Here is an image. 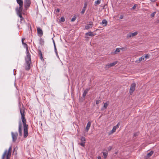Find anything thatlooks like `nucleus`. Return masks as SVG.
Returning <instances> with one entry per match:
<instances>
[{
	"instance_id": "1",
	"label": "nucleus",
	"mask_w": 159,
	"mask_h": 159,
	"mask_svg": "<svg viewBox=\"0 0 159 159\" xmlns=\"http://www.w3.org/2000/svg\"><path fill=\"white\" fill-rule=\"evenodd\" d=\"M25 39L23 38L22 39V43L24 45V48H26V56L25 57V70H30L32 62L31 60V55L29 51L28 48L27 44L24 42V41Z\"/></svg>"
},
{
	"instance_id": "2",
	"label": "nucleus",
	"mask_w": 159,
	"mask_h": 159,
	"mask_svg": "<svg viewBox=\"0 0 159 159\" xmlns=\"http://www.w3.org/2000/svg\"><path fill=\"white\" fill-rule=\"evenodd\" d=\"M20 112L21 116V120L23 125L24 127V137L25 138H26L28 135V125L26 124V120L25 118V112L24 108H20Z\"/></svg>"
},
{
	"instance_id": "3",
	"label": "nucleus",
	"mask_w": 159,
	"mask_h": 159,
	"mask_svg": "<svg viewBox=\"0 0 159 159\" xmlns=\"http://www.w3.org/2000/svg\"><path fill=\"white\" fill-rule=\"evenodd\" d=\"M11 147H10L8 150H5L2 154V159H5V158L6 159H10L11 155Z\"/></svg>"
},
{
	"instance_id": "4",
	"label": "nucleus",
	"mask_w": 159,
	"mask_h": 159,
	"mask_svg": "<svg viewBox=\"0 0 159 159\" xmlns=\"http://www.w3.org/2000/svg\"><path fill=\"white\" fill-rule=\"evenodd\" d=\"M17 3L19 5V7H17L16 10L23 9V0H16Z\"/></svg>"
},
{
	"instance_id": "5",
	"label": "nucleus",
	"mask_w": 159,
	"mask_h": 159,
	"mask_svg": "<svg viewBox=\"0 0 159 159\" xmlns=\"http://www.w3.org/2000/svg\"><path fill=\"white\" fill-rule=\"evenodd\" d=\"M12 138V141L13 142H15L17 139L18 134L17 132H11V133Z\"/></svg>"
},
{
	"instance_id": "6",
	"label": "nucleus",
	"mask_w": 159,
	"mask_h": 159,
	"mask_svg": "<svg viewBox=\"0 0 159 159\" xmlns=\"http://www.w3.org/2000/svg\"><path fill=\"white\" fill-rule=\"evenodd\" d=\"M23 9L16 10L17 14L20 18V20L21 21L24 20V19L22 16V11Z\"/></svg>"
},
{
	"instance_id": "7",
	"label": "nucleus",
	"mask_w": 159,
	"mask_h": 159,
	"mask_svg": "<svg viewBox=\"0 0 159 159\" xmlns=\"http://www.w3.org/2000/svg\"><path fill=\"white\" fill-rule=\"evenodd\" d=\"M30 4V0H24V7L25 10H27Z\"/></svg>"
},
{
	"instance_id": "8",
	"label": "nucleus",
	"mask_w": 159,
	"mask_h": 159,
	"mask_svg": "<svg viewBox=\"0 0 159 159\" xmlns=\"http://www.w3.org/2000/svg\"><path fill=\"white\" fill-rule=\"evenodd\" d=\"M138 34V32L135 31L134 33H129L127 34L126 38L129 39L132 37L137 35Z\"/></svg>"
},
{
	"instance_id": "9",
	"label": "nucleus",
	"mask_w": 159,
	"mask_h": 159,
	"mask_svg": "<svg viewBox=\"0 0 159 159\" xmlns=\"http://www.w3.org/2000/svg\"><path fill=\"white\" fill-rule=\"evenodd\" d=\"M22 123L21 121H20L19 122L18 132L19 135L20 137L22 136Z\"/></svg>"
},
{
	"instance_id": "10",
	"label": "nucleus",
	"mask_w": 159,
	"mask_h": 159,
	"mask_svg": "<svg viewBox=\"0 0 159 159\" xmlns=\"http://www.w3.org/2000/svg\"><path fill=\"white\" fill-rule=\"evenodd\" d=\"M136 86V84L135 83H133L131 84L129 90V93L130 94H132L133 92L135 90Z\"/></svg>"
},
{
	"instance_id": "11",
	"label": "nucleus",
	"mask_w": 159,
	"mask_h": 159,
	"mask_svg": "<svg viewBox=\"0 0 159 159\" xmlns=\"http://www.w3.org/2000/svg\"><path fill=\"white\" fill-rule=\"evenodd\" d=\"M120 125V123H118L116 125L114 126L113 127L112 130L110 131L109 134H111L115 132L116 131V129L119 127Z\"/></svg>"
},
{
	"instance_id": "12",
	"label": "nucleus",
	"mask_w": 159,
	"mask_h": 159,
	"mask_svg": "<svg viewBox=\"0 0 159 159\" xmlns=\"http://www.w3.org/2000/svg\"><path fill=\"white\" fill-rule=\"evenodd\" d=\"M37 33L39 36L41 37L43 34V31L39 27H37Z\"/></svg>"
},
{
	"instance_id": "13",
	"label": "nucleus",
	"mask_w": 159,
	"mask_h": 159,
	"mask_svg": "<svg viewBox=\"0 0 159 159\" xmlns=\"http://www.w3.org/2000/svg\"><path fill=\"white\" fill-rule=\"evenodd\" d=\"M153 153V151H151L149 152L148 153L146 156H144V158L145 159H148L150 157Z\"/></svg>"
},
{
	"instance_id": "14",
	"label": "nucleus",
	"mask_w": 159,
	"mask_h": 159,
	"mask_svg": "<svg viewBox=\"0 0 159 159\" xmlns=\"http://www.w3.org/2000/svg\"><path fill=\"white\" fill-rule=\"evenodd\" d=\"M93 27V23L92 22H90L89 24H88L85 26V29L87 30Z\"/></svg>"
},
{
	"instance_id": "15",
	"label": "nucleus",
	"mask_w": 159,
	"mask_h": 159,
	"mask_svg": "<svg viewBox=\"0 0 159 159\" xmlns=\"http://www.w3.org/2000/svg\"><path fill=\"white\" fill-rule=\"evenodd\" d=\"M87 6V3L86 2L84 3V7L82 9V11H81V13L82 14H83L84 13L85 11L86 10V8Z\"/></svg>"
},
{
	"instance_id": "16",
	"label": "nucleus",
	"mask_w": 159,
	"mask_h": 159,
	"mask_svg": "<svg viewBox=\"0 0 159 159\" xmlns=\"http://www.w3.org/2000/svg\"><path fill=\"white\" fill-rule=\"evenodd\" d=\"M91 124V122L90 121H89L88 123L87 124L86 127V130L87 132H88L89 129V128L90 127Z\"/></svg>"
},
{
	"instance_id": "17",
	"label": "nucleus",
	"mask_w": 159,
	"mask_h": 159,
	"mask_svg": "<svg viewBox=\"0 0 159 159\" xmlns=\"http://www.w3.org/2000/svg\"><path fill=\"white\" fill-rule=\"evenodd\" d=\"M89 89H87L85 90L83 92V97L84 98L86 96L87 94L88 91L89 90Z\"/></svg>"
},
{
	"instance_id": "18",
	"label": "nucleus",
	"mask_w": 159,
	"mask_h": 159,
	"mask_svg": "<svg viewBox=\"0 0 159 159\" xmlns=\"http://www.w3.org/2000/svg\"><path fill=\"white\" fill-rule=\"evenodd\" d=\"M86 36H93L96 35V34H94L92 32H89L85 34Z\"/></svg>"
},
{
	"instance_id": "19",
	"label": "nucleus",
	"mask_w": 159,
	"mask_h": 159,
	"mask_svg": "<svg viewBox=\"0 0 159 159\" xmlns=\"http://www.w3.org/2000/svg\"><path fill=\"white\" fill-rule=\"evenodd\" d=\"M103 151V152H102L103 155L104 157L105 158H106L108 155L107 151V150H104Z\"/></svg>"
},
{
	"instance_id": "20",
	"label": "nucleus",
	"mask_w": 159,
	"mask_h": 159,
	"mask_svg": "<svg viewBox=\"0 0 159 159\" xmlns=\"http://www.w3.org/2000/svg\"><path fill=\"white\" fill-rule=\"evenodd\" d=\"M145 57L144 56H142L141 57L139 58V60H136V62L139 63L142 60H144Z\"/></svg>"
},
{
	"instance_id": "21",
	"label": "nucleus",
	"mask_w": 159,
	"mask_h": 159,
	"mask_svg": "<svg viewBox=\"0 0 159 159\" xmlns=\"http://www.w3.org/2000/svg\"><path fill=\"white\" fill-rule=\"evenodd\" d=\"M120 48H117L114 52H112V53L113 54H117V53L120 52Z\"/></svg>"
},
{
	"instance_id": "22",
	"label": "nucleus",
	"mask_w": 159,
	"mask_h": 159,
	"mask_svg": "<svg viewBox=\"0 0 159 159\" xmlns=\"http://www.w3.org/2000/svg\"><path fill=\"white\" fill-rule=\"evenodd\" d=\"M39 54L40 56V58L42 61L43 60V58L42 56V52L40 50L39 51Z\"/></svg>"
},
{
	"instance_id": "23",
	"label": "nucleus",
	"mask_w": 159,
	"mask_h": 159,
	"mask_svg": "<svg viewBox=\"0 0 159 159\" xmlns=\"http://www.w3.org/2000/svg\"><path fill=\"white\" fill-rule=\"evenodd\" d=\"M102 24H105V26H106L107 24V21L105 19L103 20L102 21Z\"/></svg>"
},
{
	"instance_id": "24",
	"label": "nucleus",
	"mask_w": 159,
	"mask_h": 159,
	"mask_svg": "<svg viewBox=\"0 0 159 159\" xmlns=\"http://www.w3.org/2000/svg\"><path fill=\"white\" fill-rule=\"evenodd\" d=\"M117 61H116L113 62L112 63L109 64V65L110 66H111V67L114 66L117 63Z\"/></svg>"
},
{
	"instance_id": "25",
	"label": "nucleus",
	"mask_w": 159,
	"mask_h": 159,
	"mask_svg": "<svg viewBox=\"0 0 159 159\" xmlns=\"http://www.w3.org/2000/svg\"><path fill=\"white\" fill-rule=\"evenodd\" d=\"M80 140L81 141V142H83L85 143L86 139L84 137H82L81 138Z\"/></svg>"
},
{
	"instance_id": "26",
	"label": "nucleus",
	"mask_w": 159,
	"mask_h": 159,
	"mask_svg": "<svg viewBox=\"0 0 159 159\" xmlns=\"http://www.w3.org/2000/svg\"><path fill=\"white\" fill-rule=\"evenodd\" d=\"M101 0H98L97 1H95V5H97L101 3Z\"/></svg>"
},
{
	"instance_id": "27",
	"label": "nucleus",
	"mask_w": 159,
	"mask_h": 159,
	"mask_svg": "<svg viewBox=\"0 0 159 159\" xmlns=\"http://www.w3.org/2000/svg\"><path fill=\"white\" fill-rule=\"evenodd\" d=\"M108 105V104L107 103V102L105 103L104 104L103 107L104 108V109H106Z\"/></svg>"
},
{
	"instance_id": "28",
	"label": "nucleus",
	"mask_w": 159,
	"mask_h": 159,
	"mask_svg": "<svg viewBox=\"0 0 159 159\" xmlns=\"http://www.w3.org/2000/svg\"><path fill=\"white\" fill-rule=\"evenodd\" d=\"M40 43L41 44H43L44 43L43 40L42 38H40L39 39Z\"/></svg>"
},
{
	"instance_id": "29",
	"label": "nucleus",
	"mask_w": 159,
	"mask_h": 159,
	"mask_svg": "<svg viewBox=\"0 0 159 159\" xmlns=\"http://www.w3.org/2000/svg\"><path fill=\"white\" fill-rule=\"evenodd\" d=\"M85 143L81 142V143H79V144L81 146L84 147L85 146Z\"/></svg>"
},
{
	"instance_id": "30",
	"label": "nucleus",
	"mask_w": 159,
	"mask_h": 159,
	"mask_svg": "<svg viewBox=\"0 0 159 159\" xmlns=\"http://www.w3.org/2000/svg\"><path fill=\"white\" fill-rule=\"evenodd\" d=\"M156 11L153 12V13H152L151 14V17H153L154 16L155 14H156Z\"/></svg>"
},
{
	"instance_id": "31",
	"label": "nucleus",
	"mask_w": 159,
	"mask_h": 159,
	"mask_svg": "<svg viewBox=\"0 0 159 159\" xmlns=\"http://www.w3.org/2000/svg\"><path fill=\"white\" fill-rule=\"evenodd\" d=\"M111 66H110L109 65V64H107L105 66V68L106 69H108Z\"/></svg>"
},
{
	"instance_id": "32",
	"label": "nucleus",
	"mask_w": 159,
	"mask_h": 159,
	"mask_svg": "<svg viewBox=\"0 0 159 159\" xmlns=\"http://www.w3.org/2000/svg\"><path fill=\"white\" fill-rule=\"evenodd\" d=\"M76 19V17L75 16L73 17L71 20V21L73 22Z\"/></svg>"
},
{
	"instance_id": "33",
	"label": "nucleus",
	"mask_w": 159,
	"mask_h": 159,
	"mask_svg": "<svg viewBox=\"0 0 159 159\" xmlns=\"http://www.w3.org/2000/svg\"><path fill=\"white\" fill-rule=\"evenodd\" d=\"M53 43H54V49H55V52H57V49L56 48L55 43L54 41V40H53Z\"/></svg>"
},
{
	"instance_id": "34",
	"label": "nucleus",
	"mask_w": 159,
	"mask_h": 159,
	"mask_svg": "<svg viewBox=\"0 0 159 159\" xmlns=\"http://www.w3.org/2000/svg\"><path fill=\"white\" fill-rule=\"evenodd\" d=\"M65 20V18L64 17H62L61 18V21L62 22H64Z\"/></svg>"
},
{
	"instance_id": "35",
	"label": "nucleus",
	"mask_w": 159,
	"mask_h": 159,
	"mask_svg": "<svg viewBox=\"0 0 159 159\" xmlns=\"http://www.w3.org/2000/svg\"><path fill=\"white\" fill-rule=\"evenodd\" d=\"M101 102V100H97L96 102V104L98 105Z\"/></svg>"
},
{
	"instance_id": "36",
	"label": "nucleus",
	"mask_w": 159,
	"mask_h": 159,
	"mask_svg": "<svg viewBox=\"0 0 159 159\" xmlns=\"http://www.w3.org/2000/svg\"><path fill=\"white\" fill-rule=\"evenodd\" d=\"M137 7V5L136 4H134V6L132 7L131 9L132 10H134V9Z\"/></svg>"
},
{
	"instance_id": "37",
	"label": "nucleus",
	"mask_w": 159,
	"mask_h": 159,
	"mask_svg": "<svg viewBox=\"0 0 159 159\" xmlns=\"http://www.w3.org/2000/svg\"><path fill=\"white\" fill-rule=\"evenodd\" d=\"M123 17H124V15H121L120 16V19H122L123 18Z\"/></svg>"
},
{
	"instance_id": "38",
	"label": "nucleus",
	"mask_w": 159,
	"mask_h": 159,
	"mask_svg": "<svg viewBox=\"0 0 159 159\" xmlns=\"http://www.w3.org/2000/svg\"><path fill=\"white\" fill-rule=\"evenodd\" d=\"M112 148V147L111 146H109V147L108 148V150L110 151V150Z\"/></svg>"
},
{
	"instance_id": "39",
	"label": "nucleus",
	"mask_w": 159,
	"mask_h": 159,
	"mask_svg": "<svg viewBox=\"0 0 159 159\" xmlns=\"http://www.w3.org/2000/svg\"><path fill=\"white\" fill-rule=\"evenodd\" d=\"M60 11V9L59 8H57L56 10V12H59Z\"/></svg>"
},
{
	"instance_id": "40",
	"label": "nucleus",
	"mask_w": 159,
	"mask_h": 159,
	"mask_svg": "<svg viewBox=\"0 0 159 159\" xmlns=\"http://www.w3.org/2000/svg\"><path fill=\"white\" fill-rule=\"evenodd\" d=\"M144 57H145V58H148V54H146V55L145 56H144Z\"/></svg>"
},
{
	"instance_id": "41",
	"label": "nucleus",
	"mask_w": 159,
	"mask_h": 159,
	"mask_svg": "<svg viewBox=\"0 0 159 159\" xmlns=\"http://www.w3.org/2000/svg\"><path fill=\"white\" fill-rule=\"evenodd\" d=\"M137 135H138V134H137V133H135V134H134V136H137Z\"/></svg>"
},
{
	"instance_id": "42",
	"label": "nucleus",
	"mask_w": 159,
	"mask_h": 159,
	"mask_svg": "<svg viewBox=\"0 0 159 159\" xmlns=\"http://www.w3.org/2000/svg\"><path fill=\"white\" fill-rule=\"evenodd\" d=\"M98 159H101V157L100 156H99L98 157Z\"/></svg>"
},
{
	"instance_id": "43",
	"label": "nucleus",
	"mask_w": 159,
	"mask_h": 159,
	"mask_svg": "<svg viewBox=\"0 0 159 159\" xmlns=\"http://www.w3.org/2000/svg\"><path fill=\"white\" fill-rule=\"evenodd\" d=\"M124 49V48H120V50H123Z\"/></svg>"
}]
</instances>
